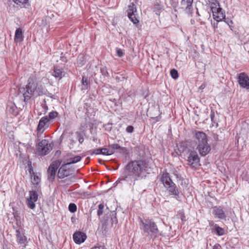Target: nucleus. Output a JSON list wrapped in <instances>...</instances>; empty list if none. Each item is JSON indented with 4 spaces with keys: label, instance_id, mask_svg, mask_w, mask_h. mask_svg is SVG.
I'll use <instances>...</instances> for the list:
<instances>
[{
    "label": "nucleus",
    "instance_id": "obj_1",
    "mask_svg": "<svg viewBox=\"0 0 249 249\" xmlns=\"http://www.w3.org/2000/svg\"><path fill=\"white\" fill-rule=\"evenodd\" d=\"M148 165L144 160H135L129 162L125 167L124 177L120 178L115 183L126 180L130 185H134L135 181L148 173Z\"/></svg>",
    "mask_w": 249,
    "mask_h": 249
},
{
    "label": "nucleus",
    "instance_id": "obj_2",
    "mask_svg": "<svg viewBox=\"0 0 249 249\" xmlns=\"http://www.w3.org/2000/svg\"><path fill=\"white\" fill-rule=\"evenodd\" d=\"M48 90L42 86H38L33 78H29L28 84L25 88L19 89V95H21L25 103L28 102L32 97H37L47 95Z\"/></svg>",
    "mask_w": 249,
    "mask_h": 249
},
{
    "label": "nucleus",
    "instance_id": "obj_3",
    "mask_svg": "<svg viewBox=\"0 0 249 249\" xmlns=\"http://www.w3.org/2000/svg\"><path fill=\"white\" fill-rule=\"evenodd\" d=\"M194 142L196 146V149L199 154L204 157L211 151V147L208 142L206 134L201 131H196L194 134Z\"/></svg>",
    "mask_w": 249,
    "mask_h": 249
},
{
    "label": "nucleus",
    "instance_id": "obj_4",
    "mask_svg": "<svg viewBox=\"0 0 249 249\" xmlns=\"http://www.w3.org/2000/svg\"><path fill=\"white\" fill-rule=\"evenodd\" d=\"M140 229L143 232V235L155 239L161 235L156 223L151 219L140 218Z\"/></svg>",
    "mask_w": 249,
    "mask_h": 249
},
{
    "label": "nucleus",
    "instance_id": "obj_5",
    "mask_svg": "<svg viewBox=\"0 0 249 249\" xmlns=\"http://www.w3.org/2000/svg\"><path fill=\"white\" fill-rule=\"evenodd\" d=\"M160 180L164 187L168 191L169 194L177 198L179 196V191L176 184L172 181L169 174L167 172H163Z\"/></svg>",
    "mask_w": 249,
    "mask_h": 249
},
{
    "label": "nucleus",
    "instance_id": "obj_6",
    "mask_svg": "<svg viewBox=\"0 0 249 249\" xmlns=\"http://www.w3.org/2000/svg\"><path fill=\"white\" fill-rule=\"evenodd\" d=\"M187 161V164L192 168H195L200 165V159L196 151L191 150L188 153V155L186 157H183Z\"/></svg>",
    "mask_w": 249,
    "mask_h": 249
},
{
    "label": "nucleus",
    "instance_id": "obj_7",
    "mask_svg": "<svg viewBox=\"0 0 249 249\" xmlns=\"http://www.w3.org/2000/svg\"><path fill=\"white\" fill-rule=\"evenodd\" d=\"M213 19L217 22L222 21L225 18V14L224 10L220 7L219 2L217 4H213L211 6Z\"/></svg>",
    "mask_w": 249,
    "mask_h": 249
},
{
    "label": "nucleus",
    "instance_id": "obj_8",
    "mask_svg": "<svg viewBox=\"0 0 249 249\" xmlns=\"http://www.w3.org/2000/svg\"><path fill=\"white\" fill-rule=\"evenodd\" d=\"M52 149V146L47 140H42L38 143L37 151L40 155L44 156Z\"/></svg>",
    "mask_w": 249,
    "mask_h": 249
},
{
    "label": "nucleus",
    "instance_id": "obj_9",
    "mask_svg": "<svg viewBox=\"0 0 249 249\" xmlns=\"http://www.w3.org/2000/svg\"><path fill=\"white\" fill-rule=\"evenodd\" d=\"M61 164V161L56 160L53 161L49 166L48 170V178L50 181L53 182L57 170Z\"/></svg>",
    "mask_w": 249,
    "mask_h": 249
},
{
    "label": "nucleus",
    "instance_id": "obj_10",
    "mask_svg": "<svg viewBox=\"0 0 249 249\" xmlns=\"http://www.w3.org/2000/svg\"><path fill=\"white\" fill-rule=\"evenodd\" d=\"M212 214L214 217L219 220L227 219V214L223 208L220 206H215L212 208Z\"/></svg>",
    "mask_w": 249,
    "mask_h": 249
},
{
    "label": "nucleus",
    "instance_id": "obj_11",
    "mask_svg": "<svg viewBox=\"0 0 249 249\" xmlns=\"http://www.w3.org/2000/svg\"><path fill=\"white\" fill-rule=\"evenodd\" d=\"M37 191H31L29 192V196L26 199V204L27 206L31 209H34L35 207V202L38 200V195Z\"/></svg>",
    "mask_w": 249,
    "mask_h": 249
},
{
    "label": "nucleus",
    "instance_id": "obj_12",
    "mask_svg": "<svg viewBox=\"0 0 249 249\" xmlns=\"http://www.w3.org/2000/svg\"><path fill=\"white\" fill-rule=\"evenodd\" d=\"M17 242L21 249H24L28 243L26 236L20 231L19 228L16 230Z\"/></svg>",
    "mask_w": 249,
    "mask_h": 249
},
{
    "label": "nucleus",
    "instance_id": "obj_13",
    "mask_svg": "<svg viewBox=\"0 0 249 249\" xmlns=\"http://www.w3.org/2000/svg\"><path fill=\"white\" fill-rule=\"evenodd\" d=\"M237 78L240 87L247 89H249V77L246 73H239Z\"/></svg>",
    "mask_w": 249,
    "mask_h": 249
},
{
    "label": "nucleus",
    "instance_id": "obj_14",
    "mask_svg": "<svg viewBox=\"0 0 249 249\" xmlns=\"http://www.w3.org/2000/svg\"><path fill=\"white\" fill-rule=\"evenodd\" d=\"M50 124V120L47 116L42 117L37 127V132L42 134L49 127Z\"/></svg>",
    "mask_w": 249,
    "mask_h": 249
},
{
    "label": "nucleus",
    "instance_id": "obj_15",
    "mask_svg": "<svg viewBox=\"0 0 249 249\" xmlns=\"http://www.w3.org/2000/svg\"><path fill=\"white\" fill-rule=\"evenodd\" d=\"M137 13L136 7L133 3L128 5L127 10V13L129 18L134 24H137L139 22V20L136 17Z\"/></svg>",
    "mask_w": 249,
    "mask_h": 249
},
{
    "label": "nucleus",
    "instance_id": "obj_16",
    "mask_svg": "<svg viewBox=\"0 0 249 249\" xmlns=\"http://www.w3.org/2000/svg\"><path fill=\"white\" fill-rule=\"evenodd\" d=\"M72 238L74 243L78 245H80L84 243L87 238V234L81 231H76L72 235Z\"/></svg>",
    "mask_w": 249,
    "mask_h": 249
},
{
    "label": "nucleus",
    "instance_id": "obj_17",
    "mask_svg": "<svg viewBox=\"0 0 249 249\" xmlns=\"http://www.w3.org/2000/svg\"><path fill=\"white\" fill-rule=\"evenodd\" d=\"M67 162L63 164L59 169L57 176L60 178H64L69 176L70 174V170L67 168Z\"/></svg>",
    "mask_w": 249,
    "mask_h": 249
},
{
    "label": "nucleus",
    "instance_id": "obj_18",
    "mask_svg": "<svg viewBox=\"0 0 249 249\" xmlns=\"http://www.w3.org/2000/svg\"><path fill=\"white\" fill-rule=\"evenodd\" d=\"M177 147L181 157L183 158L185 157V154L188 153L190 152L189 148L184 142H179L177 144Z\"/></svg>",
    "mask_w": 249,
    "mask_h": 249
},
{
    "label": "nucleus",
    "instance_id": "obj_19",
    "mask_svg": "<svg viewBox=\"0 0 249 249\" xmlns=\"http://www.w3.org/2000/svg\"><path fill=\"white\" fill-rule=\"evenodd\" d=\"M194 0H181V5L187 13H191L192 9V3Z\"/></svg>",
    "mask_w": 249,
    "mask_h": 249
},
{
    "label": "nucleus",
    "instance_id": "obj_20",
    "mask_svg": "<svg viewBox=\"0 0 249 249\" xmlns=\"http://www.w3.org/2000/svg\"><path fill=\"white\" fill-rule=\"evenodd\" d=\"M52 74L56 80H60L64 76L65 73L62 69L54 67Z\"/></svg>",
    "mask_w": 249,
    "mask_h": 249
},
{
    "label": "nucleus",
    "instance_id": "obj_21",
    "mask_svg": "<svg viewBox=\"0 0 249 249\" xmlns=\"http://www.w3.org/2000/svg\"><path fill=\"white\" fill-rule=\"evenodd\" d=\"M32 182L33 184L38 185L40 182V178L35 174L32 168L29 169Z\"/></svg>",
    "mask_w": 249,
    "mask_h": 249
},
{
    "label": "nucleus",
    "instance_id": "obj_22",
    "mask_svg": "<svg viewBox=\"0 0 249 249\" xmlns=\"http://www.w3.org/2000/svg\"><path fill=\"white\" fill-rule=\"evenodd\" d=\"M22 30L20 28L16 29L15 32L14 40L16 42H20L23 40Z\"/></svg>",
    "mask_w": 249,
    "mask_h": 249
},
{
    "label": "nucleus",
    "instance_id": "obj_23",
    "mask_svg": "<svg viewBox=\"0 0 249 249\" xmlns=\"http://www.w3.org/2000/svg\"><path fill=\"white\" fill-rule=\"evenodd\" d=\"M6 112L10 114L16 115L17 113V107L15 104L9 103L6 107Z\"/></svg>",
    "mask_w": 249,
    "mask_h": 249
},
{
    "label": "nucleus",
    "instance_id": "obj_24",
    "mask_svg": "<svg viewBox=\"0 0 249 249\" xmlns=\"http://www.w3.org/2000/svg\"><path fill=\"white\" fill-rule=\"evenodd\" d=\"M215 231H216V233L218 236H222L225 234V230L220 227H219L218 225H214Z\"/></svg>",
    "mask_w": 249,
    "mask_h": 249
},
{
    "label": "nucleus",
    "instance_id": "obj_25",
    "mask_svg": "<svg viewBox=\"0 0 249 249\" xmlns=\"http://www.w3.org/2000/svg\"><path fill=\"white\" fill-rule=\"evenodd\" d=\"M81 160V157L80 156H76L73 158H70L68 160L67 164H71L77 163L80 161Z\"/></svg>",
    "mask_w": 249,
    "mask_h": 249
},
{
    "label": "nucleus",
    "instance_id": "obj_26",
    "mask_svg": "<svg viewBox=\"0 0 249 249\" xmlns=\"http://www.w3.org/2000/svg\"><path fill=\"white\" fill-rule=\"evenodd\" d=\"M82 84L84 87H82L81 89H88V85L89 84V80L88 77L83 76L82 80Z\"/></svg>",
    "mask_w": 249,
    "mask_h": 249
},
{
    "label": "nucleus",
    "instance_id": "obj_27",
    "mask_svg": "<svg viewBox=\"0 0 249 249\" xmlns=\"http://www.w3.org/2000/svg\"><path fill=\"white\" fill-rule=\"evenodd\" d=\"M102 155L109 156L113 154V152L110 150L109 147L108 148H101Z\"/></svg>",
    "mask_w": 249,
    "mask_h": 249
},
{
    "label": "nucleus",
    "instance_id": "obj_28",
    "mask_svg": "<svg viewBox=\"0 0 249 249\" xmlns=\"http://www.w3.org/2000/svg\"><path fill=\"white\" fill-rule=\"evenodd\" d=\"M86 63V59L83 55H79L78 57L77 63L80 66H83Z\"/></svg>",
    "mask_w": 249,
    "mask_h": 249
},
{
    "label": "nucleus",
    "instance_id": "obj_29",
    "mask_svg": "<svg viewBox=\"0 0 249 249\" xmlns=\"http://www.w3.org/2000/svg\"><path fill=\"white\" fill-rule=\"evenodd\" d=\"M75 135L76 139H77L79 143L80 144H82L84 142V138L83 134L80 132H76Z\"/></svg>",
    "mask_w": 249,
    "mask_h": 249
},
{
    "label": "nucleus",
    "instance_id": "obj_30",
    "mask_svg": "<svg viewBox=\"0 0 249 249\" xmlns=\"http://www.w3.org/2000/svg\"><path fill=\"white\" fill-rule=\"evenodd\" d=\"M119 152L123 156H127L129 152L127 149L124 147H121L120 146V148L118 149Z\"/></svg>",
    "mask_w": 249,
    "mask_h": 249
},
{
    "label": "nucleus",
    "instance_id": "obj_31",
    "mask_svg": "<svg viewBox=\"0 0 249 249\" xmlns=\"http://www.w3.org/2000/svg\"><path fill=\"white\" fill-rule=\"evenodd\" d=\"M100 71L102 74L105 77H108L109 73L107 71V68L105 66H102L100 68Z\"/></svg>",
    "mask_w": 249,
    "mask_h": 249
},
{
    "label": "nucleus",
    "instance_id": "obj_32",
    "mask_svg": "<svg viewBox=\"0 0 249 249\" xmlns=\"http://www.w3.org/2000/svg\"><path fill=\"white\" fill-rule=\"evenodd\" d=\"M170 75H171V76L174 79H177L178 77V71L174 69H172L171 70Z\"/></svg>",
    "mask_w": 249,
    "mask_h": 249
},
{
    "label": "nucleus",
    "instance_id": "obj_33",
    "mask_svg": "<svg viewBox=\"0 0 249 249\" xmlns=\"http://www.w3.org/2000/svg\"><path fill=\"white\" fill-rule=\"evenodd\" d=\"M69 210L71 213H74L77 210V206L75 204L71 203L69 205Z\"/></svg>",
    "mask_w": 249,
    "mask_h": 249
},
{
    "label": "nucleus",
    "instance_id": "obj_34",
    "mask_svg": "<svg viewBox=\"0 0 249 249\" xmlns=\"http://www.w3.org/2000/svg\"><path fill=\"white\" fill-rule=\"evenodd\" d=\"M104 205L102 203L98 205V209L97 210V215L100 216L103 213V209H104Z\"/></svg>",
    "mask_w": 249,
    "mask_h": 249
},
{
    "label": "nucleus",
    "instance_id": "obj_35",
    "mask_svg": "<svg viewBox=\"0 0 249 249\" xmlns=\"http://www.w3.org/2000/svg\"><path fill=\"white\" fill-rule=\"evenodd\" d=\"M108 146L110 150L112 151L113 154L115 152V150H118L119 148H120V145L117 143L109 145Z\"/></svg>",
    "mask_w": 249,
    "mask_h": 249
},
{
    "label": "nucleus",
    "instance_id": "obj_36",
    "mask_svg": "<svg viewBox=\"0 0 249 249\" xmlns=\"http://www.w3.org/2000/svg\"><path fill=\"white\" fill-rule=\"evenodd\" d=\"M58 114V113L56 111H52L50 112L49 113V116H48L50 120V121H51V120L55 118L57 116Z\"/></svg>",
    "mask_w": 249,
    "mask_h": 249
},
{
    "label": "nucleus",
    "instance_id": "obj_37",
    "mask_svg": "<svg viewBox=\"0 0 249 249\" xmlns=\"http://www.w3.org/2000/svg\"><path fill=\"white\" fill-rule=\"evenodd\" d=\"M14 2L19 5H21L26 3L28 0H13Z\"/></svg>",
    "mask_w": 249,
    "mask_h": 249
},
{
    "label": "nucleus",
    "instance_id": "obj_38",
    "mask_svg": "<svg viewBox=\"0 0 249 249\" xmlns=\"http://www.w3.org/2000/svg\"><path fill=\"white\" fill-rule=\"evenodd\" d=\"M116 53L119 57H122L124 55L123 50L120 48H116Z\"/></svg>",
    "mask_w": 249,
    "mask_h": 249
},
{
    "label": "nucleus",
    "instance_id": "obj_39",
    "mask_svg": "<svg viewBox=\"0 0 249 249\" xmlns=\"http://www.w3.org/2000/svg\"><path fill=\"white\" fill-rule=\"evenodd\" d=\"M105 129L107 131H110L112 129V124L108 123L104 125Z\"/></svg>",
    "mask_w": 249,
    "mask_h": 249
},
{
    "label": "nucleus",
    "instance_id": "obj_40",
    "mask_svg": "<svg viewBox=\"0 0 249 249\" xmlns=\"http://www.w3.org/2000/svg\"><path fill=\"white\" fill-rule=\"evenodd\" d=\"M170 5L174 8H176L178 6V1L177 0H168Z\"/></svg>",
    "mask_w": 249,
    "mask_h": 249
},
{
    "label": "nucleus",
    "instance_id": "obj_41",
    "mask_svg": "<svg viewBox=\"0 0 249 249\" xmlns=\"http://www.w3.org/2000/svg\"><path fill=\"white\" fill-rule=\"evenodd\" d=\"M59 182L60 183H65L66 185H69L71 183V181L70 180V178H67L65 179L61 180Z\"/></svg>",
    "mask_w": 249,
    "mask_h": 249
},
{
    "label": "nucleus",
    "instance_id": "obj_42",
    "mask_svg": "<svg viewBox=\"0 0 249 249\" xmlns=\"http://www.w3.org/2000/svg\"><path fill=\"white\" fill-rule=\"evenodd\" d=\"M207 4H209L211 6H213V4H217L218 2L216 0H206Z\"/></svg>",
    "mask_w": 249,
    "mask_h": 249
},
{
    "label": "nucleus",
    "instance_id": "obj_43",
    "mask_svg": "<svg viewBox=\"0 0 249 249\" xmlns=\"http://www.w3.org/2000/svg\"><path fill=\"white\" fill-rule=\"evenodd\" d=\"M134 131V127L132 125L128 126L126 128V131L128 133H132Z\"/></svg>",
    "mask_w": 249,
    "mask_h": 249
},
{
    "label": "nucleus",
    "instance_id": "obj_44",
    "mask_svg": "<svg viewBox=\"0 0 249 249\" xmlns=\"http://www.w3.org/2000/svg\"><path fill=\"white\" fill-rule=\"evenodd\" d=\"M70 142H70V148H73L74 144L76 143V140H74L73 139H70Z\"/></svg>",
    "mask_w": 249,
    "mask_h": 249
},
{
    "label": "nucleus",
    "instance_id": "obj_45",
    "mask_svg": "<svg viewBox=\"0 0 249 249\" xmlns=\"http://www.w3.org/2000/svg\"><path fill=\"white\" fill-rule=\"evenodd\" d=\"M94 155H102L101 148L94 149Z\"/></svg>",
    "mask_w": 249,
    "mask_h": 249
},
{
    "label": "nucleus",
    "instance_id": "obj_46",
    "mask_svg": "<svg viewBox=\"0 0 249 249\" xmlns=\"http://www.w3.org/2000/svg\"><path fill=\"white\" fill-rule=\"evenodd\" d=\"M218 22H217V21L216 22H211V24H212L213 27V28L214 30H215V29L217 28Z\"/></svg>",
    "mask_w": 249,
    "mask_h": 249
},
{
    "label": "nucleus",
    "instance_id": "obj_47",
    "mask_svg": "<svg viewBox=\"0 0 249 249\" xmlns=\"http://www.w3.org/2000/svg\"><path fill=\"white\" fill-rule=\"evenodd\" d=\"M210 118H211V121L212 122H214V112L213 110H211V114H210Z\"/></svg>",
    "mask_w": 249,
    "mask_h": 249
},
{
    "label": "nucleus",
    "instance_id": "obj_48",
    "mask_svg": "<svg viewBox=\"0 0 249 249\" xmlns=\"http://www.w3.org/2000/svg\"><path fill=\"white\" fill-rule=\"evenodd\" d=\"M213 249H222V248L219 244H216L213 246Z\"/></svg>",
    "mask_w": 249,
    "mask_h": 249
},
{
    "label": "nucleus",
    "instance_id": "obj_49",
    "mask_svg": "<svg viewBox=\"0 0 249 249\" xmlns=\"http://www.w3.org/2000/svg\"><path fill=\"white\" fill-rule=\"evenodd\" d=\"M90 249H106V248L104 246H100L94 247Z\"/></svg>",
    "mask_w": 249,
    "mask_h": 249
},
{
    "label": "nucleus",
    "instance_id": "obj_50",
    "mask_svg": "<svg viewBox=\"0 0 249 249\" xmlns=\"http://www.w3.org/2000/svg\"><path fill=\"white\" fill-rule=\"evenodd\" d=\"M42 107L43 108V109L44 110V112H45L44 113H45L47 111V110L48 109V107H47V105L46 104H42Z\"/></svg>",
    "mask_w": 249,
    "mask_h": 249
},
{
    "label": "nucleus",
    "instance_id": "obj_51",
    "mask_svg": "<svg viewBox=\"0 0 249 249\" xmlns=\"http://www.w3.org/2000/svg\"><path fill=\"white\" fill-rule=\"evenodd\" d=\"M160 116H157V117H156L152 118V120H154V122L156 123V122H157L160 121Z\"/></svg>",
    "mask_w": 249,
    "mask_h": 249
},
{
    "label": "nucleus",
    "instance_id": "obj_52",
    "mask_svg": "<svg viewBox=\"0 0 249 249\" xmlns=\"http://www.w3.org/2000/svg\"><path fill=\"white\" fill-rule=\"evenodd\" d=\"M87 154H89L90 155H94V150H89V151H87Z\"/></svg>",
    "mask_w": 249,
    "mask_h": 249
},
{
    "label": "nucleus",
    "instance_id": "obj_53",
    "mask_svg": "<svg viewBox=\"0 0 249 249\" xmlns=\"http://www.w3.org/2000/svg\"><path fill=\"white\" fill-rule=\"evenodd\" d=\"M112 222L113 223H117V218L116 216H115L114 218H112Z\"/></svg>",
    "mask_w": 249,
    "mask_h": 249
},
{
    "label": "nucleus",
    "instance_id": "obj_54",
    "mask_svg": "<svg viewBox=\"0 0 249 249\" xmlns=\"http://www.w3.org/2000/svg\"><path fill=\"white\" fill-rule=\"evenodd\" d=\"M215 224H214V222H213V221H210V222H209V225H210V226H213V227H214V225H215Z\"/></svg>",
    "mask_w": 249,
    "mask_h": 249
},
{
    "label": "nucleus",
    "instance_id": "obj_55",
    "mask_svg": "<svg viewBox=\"0 0 249 249\" xmlns=\"http://www.w3.org/2000/svg\"><path fill=\"white\" fill-rule=\"evenodd\" d=\"M224 21L229 25H230V23H232V21L231 20H224Z\"/></svg>",
    "mask_w": 249,
    "mask_h": 249
},
{
    "label": "nucleus",
    "instance_id": "obj_56",
    "mask_svg": "<svg viewBox=\"0 0 249 249\" xmlns=\"http://www.w3.org/2000/svg\"><path fill=\"white\" fill-rule=\"evenodd\" d=\"M157 9L159 10H160L161 9V7L160 6H158L157 7Z\"/></svg>",
    "mask_w": 249,
    "mask_h": 249
},
{
    "label": "nucleus",
    "instance_id": "obj_57",
    "mask_svg": "<svg viewBox=\"0 0 249 249\" xmlns=\"http://www.w3.org/2000/svg\"><path fill=\"white\" fill-rule=\"evenodd\" d=\"M176 176H177V178H178V176L177 175H176Z\"/></svg>",
    "mask_w": 249,
    "mask_h": 249
}]
</instances>
